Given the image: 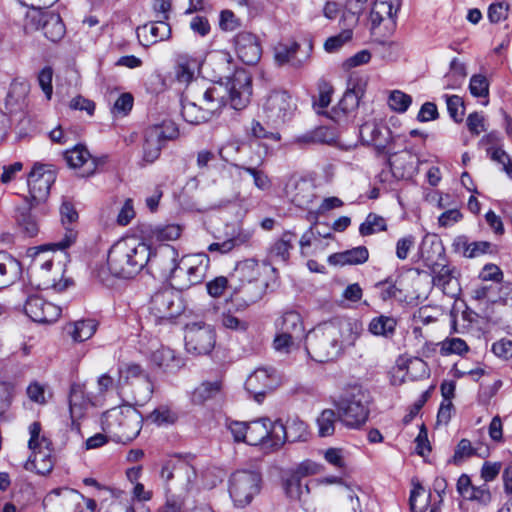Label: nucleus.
<instances>
[{
	"label": "nucleus",
	"mask_w": 512,
	"mask_h": 512,
	"mask_svg": "<svg viewBox=\"0 0 512 512\" xmlns=\"http://www.w3.org/2000/svg\"><path fill=\"white\" fill-rule=\"evenodd\" d=\"M452 247L456 253L466 258H477L487 253H492V243L488 241L469 242L464 235L456 237Z\"/></svg>",
	"instance_id": "obj_32"
},
{
	"label": "nucleus",
	"mask_w": 512,
	"mask_h": 512,
	"mask_svg": "<svg viewBox=\"0 0 512 512\" xmlns=\"http://www.w3.org/2000/svg\"><path fill=\"white\" fill-rule=\"evenodd\" d=\"M296 234L291 231H285L276 239L268 250V257L276 263H287L290 258V251L293 249Z\"/></svg>",
	"instance_id": "obj_34"
},
{
	"label": "nucleus",
	"mask_w": 512,
	"mask_h": 512,
	"mask_svg": "<svg viewBox=\"0 0 512 512\" xmlns=\"http://www.w3.org/2000/svg\"><path fill=\"white\" fill-rule=\"evenodd\" d=\"M153 365L167 373H176L185 365L184 358L169 347L161 346L150 355Z\"/></svg>",
	"instance_id": "obj_31"
},
{
	"label": "nucleus",
	"mask_w": 512,
	"mask_h": 512,
	"mask_svg": "<svg viewBox=\"0 0 512 512\" xmlns=\"http://www.w3.org/2000/svg\"><path fill=\"white\" fill-rule=\"evenodd\" d=\"M97 325L93 319L76 321L68 326V333L75 342H83L94 335Z\"/></svg>",
	"instance_id": "obj_45"
},
{
	"label": "nucleus",
	"mask_w": 512,
	"mask_h": 512,
	"mask_svg": "<svg viewBox=\"0 0 512 512\" xmlns=\"http://www.w3.org/2000/svg\"><path fill=\"white\" fill-rule=\"evenodd\" d=\"M160 476L167 484L174 481L176 488L189 491L196 479V471L186 459L175 455L163 462Z\"/></svg>",
	"instance_id": "obj_12"
},
{
	"label": "nucleus",
	"mask_w": 512,
	"mask_h": 512,
	"mask_svg": "<svg viewBox=\"0 0 512 512\" xmlns=\"http://www.w3.org/2000/svg\"><path fill=\"white\" fill-rule=\"evenodd\" d=\"M466 76L467 72L464 63L460 62L457 58H453L450 62V69L444 76V88L451 90L459 88Z\"/></svg>",
	"instance_id": "obj_46"
},
{
	"label": "nucleus",
	"mask_w": 512,
	"mask_h": 512,
	"mask_svg": "<svg viewBox=\"0 0 512 512\" xmlns=\"http://www.w3.org/2000/svg\"><path fill=\"white\" fill-rule=\"evenodd\" d=\"M24 311L26 315L35 322L51 323L61 315V308L51 302L45 301L38 295L28 296Z\"/></svg>",
	"instance_id": "obj_23"
},
{
	"label": "nucleus",
	"mask_w": 512,
	"mask_h": 512,
	"mask_svg": "<svg viewBox=\"0 0 512 512\" xmlns=\"http://www.w3.org/2000/svg\"><path fill=\"white\" fill-rule=\"evenodd\" d=\"M358 335L357 326L347 320L325 322L306 335V351L316 362L334 361L354 346Z\"/></svg>",
	"instance_id": "obj_2"
},
{
	"label": "nucleus",
	"mask_w": 512,
	"mask_h": 512,
	"mask_svg": "<svg viewBox=\"0 0 512 512\" xmlns=\"http://www.w3.org/2000/svg\"><path fill=\"white\" fill-rule=\"evenodd\" d=\"M318 92V97L313 101V108L316 113L322 114L331 103L334 88L329 82L322 80L318 83Z\"/></svg>",
	"instance_id": "obj_52"
},
{
	"label": "nucleus",
	"mask_w": 512,
	"mask_h": 512,
	"mask_svg": "<svg viewBox=\"0 0 512 512\" xmlns=\"http://www.w3.org/2000/svg\"><path fill=\"white\" fill-rule=\"evenodd\" d=\"M399 9V0H376L370 12L372 30L375 31L383 25L386 32H392L396 27V15Z\"/></svg>",
	"instance_id": "obj_22"
},
{
	"label": "nucleus",
	"mask_w": 512,
	"mask_h": 512,
	"mask_svg": "<svg viewBox=\"0 0 512 512\" xmlns=\"http://www.w3.org/2000/svg\"><path fill=\"white\" fill-rule=\"evenodd\" d=\"M200 66L201 62L198 58L188 54H179L174 68L177 81L182 84H190Z\"/></svg>",
	"instance_id": "obj_35"
},
{
	"label": "nucleus",
	"mask_w": 512,
	"mask_h": 512,
	"mask_svg": "<svg viewBox=\"0 0 512 512\" xmlns=\"http://www.w3.org/2000/svg\"><path fill=\"white\" fill-rule=\"evenodd\" d=\"M340 421L348 428H359L366 423L369 416V394L353 388L337 403Z\"/></svg>",
	"instance_id": "obj_7"
},
{
	"label": "nucleus",
	"mask_w": 512,
	"mask_h": 512,
	"mask_svg": "<svg viewBox=\"0 0 512 512\" xmlns=\"http://www.w3.org/2000/svg\"><path fill=\"white\" fill-rule=\"evenodd\" d=\"M242 293L244 296L231 295L221 307H217V322L222 328L233 332L247 331L249 322L244 318V312L261 298L262 291L256 284L249 283L243 287Z\"/></svg>",
	"instance_id": "obj_4"
},
{
	"label": "nucleus",
	"mask_w": 512,
	"mask_h": 512,
	"mask_svg": "<svg viewBox=\"0 0 512 512\" xmlns=\"http://www.w3.org/2000/svg\"><path fill=\"white\" fill-rule=\"evenodd\" d=\"M397 326V320L393 317L380 315L374 317L369 325L368 330L375 336H381L384 338H392L395 334Z\"/></svg>",
	"instance_id": "obj_43"
},
{
	"label": "nucleus",
	"mask_w": 512,
	"mask_h": 512,
	"mask_svg": "<svg viewBox=\"0 0 512 512\" xmlns=\"http://www.w3.org/2000/svg\"><path fill=\"white\" fill-rule=\"evenodd\" d=\"M41 424L33 422L29 426L30 439L28 447L32 451L31 456L25 463L26 470H35L40 475L51 472L54 466L52 455V443L45 436H41Z\"/></svg>",
	"instance_id": "obj_8"
},
{
	"label": "nucleus",
	"mask_w": 512,
	"mask_h": 512,
	"mask_svg": "<svg viewBox=\"0 0 512 512\" xmlns=\"http://www.w3.org/2000/svg\"><path fill=\"white\" fill-rule=\"evenodd\" d=\"M360 139L363 144L372 145L379 154H385L389 157L396 155V151L391 148L392 133L384 124L376 120H368L359 128Z\"/></svg>",
	"instance_id": "obj_17"
},
{
	"label": "nucleus",
	"mask_w": 512,
	"mask_h": 512,
	"mask_svg": "<svg viewBox=\"0 0 512 512\" xmlns=\"http://www.w3.org/2000/svg\"><path fill=\"white\" fill-rule=\"evenodd\" d=\"M276 327L278 331L293 335L299 339L304 334V325L301 315L294 310L286 311L277 319Z\"/></svg>",
	"instance_id": "obj_40"
},
{
	"label": "nucleus",
	"mask_w": 512,
	"mask_h": 512,
	"mask_svg": "<svg viewBox=\"0 0 512 512\" xmlns=\"http://www.w3.org/2000/svg\"><path fill=\"white\" fill-rule=\"evenodd\" d=\"M143 417L140 412L125 405L106 411L102 416V428L118 443L134 440L142 428Z\"/></svg>",
	"instance_id": "obj_5"
},
{
	"label": "nucleus",
	"mask_w": 512,
	"mask_h": 512,
	"mask_svg": "<svg viewBox=\"0 0 512 512\" xmlns=\"http://www.w3.org/2000/svg\"><path fill=\"white\" fill-rule=\"evenodd\" d=\"M309 50H311L310 45H308L307 49L303 50L296 42L290 44L280 43L274 49L275 61L279 65L289 64L292 67L299 68L308 61Z\"/></svg>",
	"instance_id": "obj_28"
},
{
	"label": "nucleus",
	"mask_w": 512,
	"mask_h": 512,
	"mask_svg": "<svg viewBox=\"0 0 512 512\" xmlns=\"http://www.w3.org/2000/svg\"><path fill=\"white\" fill-rule=\"evenodd\" d=\"M27 20L31 28L41 31L44 37L53 43L61 41L66 34V27L62 18L53 11L38 7L28 15Z\"/></svg>",
	"instance_id": "obj_13"
},
{
	"label": "nucleus",
	"mask_w": 512,
	"mask_h": 512,
	"mask_svg": "<svg viewBox=\"0 0 512 512\" xmlns=\"http://www.w3.org/2000/svg\"><path fill=\"white\" fill-rule=\"evenodd\" d=\"M272 438V450L280 449L286 441L292 443L306 441L308 438L307 425L298 417L289 418L285 424L281 420H276L274 429H272Z\"/></svg>",
	"instance_id": "obj_18"
},
{
	"label": "nucleus",
	"mask_w": 512,
	"mask_h": 512,
	"mask_svg": "<svg viewBox=\"0 0 512 512\" xmlns=\"http://www.w3.org/2000/svg\"><path fill=\"white\" fill-rule=\"evenodd\" d=\"M352 29L345 28L339 34L329 37L324 43V49L328 53L337 52L344 44L352 39Z\"/></svg>",
	"instance_id": "obj_57"
},
{
	"label": "nucleus",
	"mask_w": 512,
	"mask_h": 512,
	"mask_svg": "<svg viewBox=\"0 0 512 512\" xmlns=\"http://www.w3.org/2000/svg\"><path fill=\"white\" fill-rule=\"evenodd\" d=\"M365 83L360 79L350 78L348 82L347 90L343 97L339 101L336 107H333L329 113V117L337 122L341 123L346 118L347 114L354 111L360 102V99L364 95Z\"/></svg>",
	"instance_id": "obj_19"
},
{
	"label": "nucleus",
	"mask_w": 512,
	"mask_h": 512,
	"mask_svg": "<svg viewBox=\"0 0 512 512\" xmlns=\"http://www.w3.org/2000/svg\"><path fill=\"white\" fill-rule=\"evenodd\" d=\"M182 110L181 115L183 119L193 125H198L210 120L212 117L210 114L205 111L199 102L190 98L188 95V90L186 91V95L182 99Z\"/></svg>",
	"instance_id": "obj_37"
},
{
	"label": "nucleus",
	"mask_w": 512,
	"mask_h": 512,
	"mask_svg": "<svg viewBox=\"0 0 512 512\" xmlns=\"http://www.w3.org/2000/svg\"><path fill=\"white\" fill-rule=\"evenodd\" d=\"M430 245L433 253L443 259L444 247L440 240L436 238H424L420 248L421 257L425 260L426 265L432 273V281L434 286L440 288L442 292L448 296L455 297L458 295L460 288L456 278V269L442 262L434 261L426 247Z\"/></svg>",
	"instance_id": "obj_6"
},
{
	"label": "nucleus",
	"mask_w": 512,
	"mask_h": 512,
	"mask_svg": "<svg viewBox=\"0 0 512 512\" xmlns=\"http://www.w3.org/2000/svg\"><path fill=\"white\" fill-rule=\"evenodd\" d=\"M209 267V258L204 253L183 256L178 263L174 284L179 290H185L202 283Z\"/></svg>",
	"instance_id": "obj_11"
},
{
	"label": "nucleus",
	"mask_w": 512,
	"mask_h": 512,
	"mask_svg": "<svg viewBox=\"0 0 512 512\" xmlns=\"http://www.w3.org/2000/svg\"><path fill=\"white\" fill-rule=\"evenodd\" d=\"M17 226L25 237H34L39 232V225L28 209L19 211L17 215Z\"/></svg>",
	"instance_id": "obj_49"
},
{
	"label": "nucleus",
	"mask_w": 512,
	"mask_h": 512,
	"mask_svg": "<svg viewBox=\"0 0 512 512\" xmlns=\"http://www.w3.org/2000/svg\"><path fill=\"white\" fill-rule=\"evenodd\" d=\"M384 230H386L385 219L374 213L368 214L365 221L359 227V233L362 236L372 235Z\"/></svg>",
	"instance_id": "obj_53"
},
{
	"label": "nucleus",
	"mask_w": 512,
	"mask_h": 512,
	"mask_svg": "<svg viewBox=\"0 0 512 512\" xmlns=\"http://www.w3.org/2000/svg\"><path fill=\"white\" fill-rule=\"evenodd\" d=\"M477 450L471 444V441L468 439H461L457 444L453 457L449 460V463H453L455 465H459L465 459L476 455Z\"/></svg>",
	"instance_id": "obj_60"
},
{
	"label": "nucleus",
	"mask_w": 512,
	"mask_h": 512,
	"mask_svg": "<svg viewBox=\"0 0 512 512\" xmlns=\"http://www.w3.org/2000/svg\"><path fill=\"white\" fill-rule=\"evenodd\" d=\"M82 499L78 491L63 487L50 491L44 498V505L54 512H81Z\"/></svg>",
	"instance_id": "obj_20"
},
{
	"label": "nucleus",
	"mask_w": 512,
	"mask_h": 512,
	"mask_svg": "<svg viewBox=\"0 0 512 512\" xmlns=\"http://www.w3.org/2000/svg\"><path fill=\"white\" fill-rule=\"evenodd\" d=\"M238 168L252 176L254 185L259 190L267 191L271 188L272 181L263 170L250 166H238Z\"/></svg>",
	"instance_id": "obj_56"
},
{
	"label": "nucleus",
	"mask_w": 512,
	"mask_h": 512,
	"mask_svg": "<svg viewBox=\"0 0 512 512\" xmlns=\"http://www.w3.org/2000/svg\"><path fill=\"white\" fill-rule=\"evenodd\" d=\"M510 5L506 2H494L489 5L487 17L492 24L507 19Z\"/></svg>",
	"instance_id": "obj_63"
},
{
	"label": "nucleus",
	"mask_w": 512,
	"mask_h": 512,
	"mask_svg": "<svg viewBox=\"0 0 512 512\" xmlns=\"http://www.w3.org/2000/svg\"><path fill=\"white\" fill-rule=\"evenodd\" d=\"M165 143L159 138L157 130L148 127L144 134L143 161L153 163L159 158Z\"/></svg>",
	"instance_id": "obj_41"
},
{
	"label": "nucleus",
	"mask_w": 512,
	"mask_h": 512,
	"mask_svg": "<svg viewBox=\"0 0 512 512\" xmlns=\"http://www.w3.org/2000/svg\"><path fill=\"white\" fill-rule=\"evenodd\" d=\"M184 306L179 295L169 289L156 292L149 303V320L155 325H169L180 316Z\"/></svg>",
	"instance_id": "obj_10"
},
{
	"label": "nucleus",
	"mask_w": 512,
	"mask_h": 512,
	"mask_svg": "<svg viewBox=\"0 0 512 512\" xmlns=\"http://www.w3.org/2000/svg\"><path fill=\"white\" fill-rule=\"evenodd\" d=\"M262 487V476L254 470H238L229 479V495L237 507L249 505Z\"/></svg>",
	"instance_id": "obj_9"
},
{
	"label": "nucleus",
	"mask_w": 512,
	"mask_h": 512,
	"mask_svg": "<svg viewBox=\"0 0 512 512\" xmlns=\"http://www.w3.org/2000/svg\"><path fill=\"white\" fill-rule=\"evenodd\" d=\"M118 373L119 379L116 384V388L119 394H121L125 384L129 383L130 380L135 379L137 381L136 387L144 389L142 400H147L151 397L153 393V384L140 365L135 363L125 364L124 366L119 367Z\"/></svg>",
	"instance_id": "obj_24"
},
{
	"label": "nucleus",
	"mask_w": 512,
	"mask_h": 512,
	"mask_svg": "<svg viewBox=\"0 0 512 512\" xmlns=\"http://www.w3.org/2000/svg\"><path fill=\"white\" fill-rule=\"evenodd\" d=\"M139 31L147 38L148 44H155L159 41L167 40L171 36V27L165 21H156L146 24L139 28Z\"/></svg>",
	"instance_id": "obj_42"
},
{
	"label": "nucleus",
	"mask_w": 512,
	"mask_h": 512,
	"mask_svg": "<svg viewBox=\"0 0 512 512\" xmlns=\"http://www.w3.org/2000/svg\"><path fill=\"white\" fill-rule=\"evenodd\" d=\"M188 95L199 102L213 118L227 105L235 110L244 109L252 95V79L245 69H236L226 82L196 81L188 87Z\"/></svg>",
	"instance_id": "obj_1"
},
{
	"label": "nucleus",
	"mask_w": 512,
	"mask_h": 512,
	"mask_svg": "<svg viewBox=\"0 0 512 512\" xmlns=\"http://www.w3.org/2000/svg\"><path fill=\"white\" fill-rule=\"evenodd\" d=\"M149 263L152 268L159 269L163 277L174 281L178 271V252L170 245L162 246L154 254L151 252Z\"/></svg>",
	"instance_id": "obj_27"
},
{
	"label": "nucleus",
	"mask_w": 512,
	"mask_h": 512,
	"mask_svg": "<svg viewBox=\"0 0 512 512\" xmlns=\"http://www.w3.org/2000/svg\"><path fill=\"white\" fill-rule=\"evenodd\" d=\"M295 109L291 95L280 90L271 92L263 104L266 119L276 126L290 120Z\"/></svg>",
	"instance_id": "obj_15"
},
{
	"label": "nucleus",
	"mask_w": 512,
	"mask_h": 512,
	"mask_svg": "<svg viewBox=\"0 0 512 512\" xmlns=\"http://www.w3.org/2000/svg\"><path fill=\"white\" fill-rule=\"evenodd\" d=\"M489 86V81L485 75L474 74L469 82V91L476 98L488 97Z\"/></svg>",
	"instance_id": "obj_59"
},
{
	"label": "nucleus",
	"mask_w": 512,
	"mask_h": 512,
	"mask_svg": "<svg viewBox=\"0 0 512 512\" xmlns=\"http://www.w3.org/2000/svg\"><path fill=\"white\" fill-rule=\"evenodd\" d=\"M412 103V97L400 90H393L388 97V106L395 112L404 113Z\"/></svg>",
	"instance_id": "obj_55"
},
{
	"label": "nucleus",
	"mask_w": 512,
	"mask_h": 512,
	"mask_svg": "<svg viewBox=\"0 0 512 512\" xmlns=\"http://www.w3.org/2000/svg\"><path fill=\"white\" fill-rule=\"evenodd\" d=\"M444 97L450 117L457 123L462 122L465 113V106L462 98L457 95H445Z\"/></svg>",
	"instance_id": "obj_61"
},
{
	"label": "nucleus",
	"mask_w": 512,
	"mask_h": 512,
	"mask_svg": "<svg viewBox=\"0 0 512 512\" xmlns=\"http://www.w3.org/2000/svg\"><path fill=\"white\" fill-rule=\"evenodd\" d=\"M279 384L277 372L272 367H260L251 373L245 382L246 390L260 402L266 392Z\"/></svg>",
	"instance_id": "obj_21"
},
{
	"label": "nucleus",
	"mask_w": 512,
	"mask_h": 512,
	"mask_svg": "<svg viewBox=\"0 0 512 512\" xmlns=\"http://www.w3.org/2000/svg\"><path fill=\"white\" fill-rule=\"evenodd\" d=\"M151 260V248L136 237L116 241L107 252V268L117 278L130 279L140 273Z\"/></svg>",
	"instance_id": "obj_3"
},
{
	"label": "nucleus",
	"mask_w": 512,
	"mask_h": 512,
	"mask_svg": "<svg viewBox=\"0 0 512 512\" xmlns=\"http://www.w3.org/2000/svg\"><path fill=\"white\" fill-rule=\"evenodd\" d=\"M468 351L467 343L461 338H446L440 343V353L443 356L451 354L463 355Z\"/></svg>",
	"instance_id": "obj_54"
},
{
	"label": "nucleus",
	"mask_w": 512,
	"mask_h": 512,
	"mask_svg": "<svg viewBox=\"0 0 512 512\" xmlns=\"http://www.w3.org/2000/svg\"><path fill=\"white\" fill-rule=\"evenodd\" d=\"M471 297L477 301L494 303L499 297V289L495 285H479L471 290Z\"/></svg>",
	"instance_id": "obj_58"
},
{
	"label": "nucleus",
	"mask_w": 512,
	"mask_h": 512,
	"mask_svg": "<svg viewBox=\"0 0 512 512\" xmlns=\"http://www.w3.org/2000/svg\"><path fill=\"white\" fill-rule=\"evenodd\" d=\"M182 232V228L176 224L156 225L150 228L149 238L155 242H165L177 240Z\"/></svg>",
	"instance_id": "obj_47"
},
{
	"label": "nucleus",
	"mask_w": 512,
	"mask_h": 512,
	"mask_svg": "<svg viewBox=\"0 0 512 512\" xmlns=\"http://www.w3.org/2000/svg\"><path fill=\"white\" fill-rule=\"evenodd\" d=\"M368 258V249L365 246H357L352 249L330 255L328 262L331 265L340 266L359 265L365 263Z\"/></svg>",
	"instance_id": "obj_39"
},
{
	"label": "nucleus",
	"mask_w": 512,
	"mask_h": 512,
	"mask_svg": "<svg viewBox=\"0 0 512 512\" xmlns=\"http://www.w3.org/2000/svg\"><path fill=\"white\" fill-rule=\"evenodd\" d=\"M339 419L337 414L332 409H325L317 418L318 434L320 437H328L334 434L335 425Z\"/></svg>",
	"instance_id": "obj_48"
},
{
	"label": "nucleus",
	"mask_w": 512,
	"mask_h": 512,
	"mask_svg": "<svg viewBox=\"0 0 512 512\" xmlns=\"http://www.w3.org/2000/svg\"><path fill=\"white\" fill-rule=\"evenodd\" d=\"M361 0H347L342 11L341 21L345 26L352 27L357 24L359 15L364 10Z\"/></svg>",
	"instance_id": "obj_50"
},
{
	"label": "nucleus",
	"mask_w": 512,
	"mask_h": 512,
	"mask_svg": "<svg viewBox=\"0 0 512 512\" xmlns=\"http://www.w3.org/2000/svg\"><path fill=\"white\" fill-rule=\"evenodd\" d=\"M20 262L7 254L0 252V289L14 284L21 275Z\"/></svg>",
	"instance_id": "obj_36"
},
{
	"label": "nucleus",
	"mask_w": 512,
	"mask_h": 512,
	"mask_svg": "<svg viewBox=\"0 0 512 512\" xmlns=\"http://www.w3.org/2000/svg\"><path fill=\"white\" fill-rule=\"evenodd\" d=\"M67 165L73 169H80V176L89 177L96 172L98 160L93 158L87 148L76 145L63 153Z\"/></svg>",
	"instance_id": "obj_25"
},
{
	"label": "nucleus",
	"mask_w": 512,
	"mask_h": 512,
	"mask_svg": "<svg viewBox=\"0 0 512 512\" xmlns=\"http://www.w3.org/2000/svg\"><path fill=\"white\" fill-rule=\"evenodd\" d=\"M222 387V376H217L213 380L203 381L192 392L191 400L194 404L202 405L205 402L216 398L220 394Z\"/></svg>",
	"instance_id": "obj_38"
},
{
	"label": "nucleus",
	"mask_w": 512,
	"mask_h": 512,
	"mask_svg": "<svg viewBox=\"0 0 512 512\" xmlns=\"http://www.w3.org/2000/svg\"><path fill=\"white\" fill-rule=\"evenodd\" d=\"M235 49L239 59L247 64L254 65L261 58V47L255 35L249 32H240L235 36Z\"/></svg>",
	"instance_id": "obj_30"
},
{
	"label": "nucleus",
	"mask_w": 512,
	"mask_h": 512,
	"mask_svg": "<svg viewBox=\"0 0 512 512\" xmlns=\"http://www.w3.org/2000/svg\"><path fill=\"white\" fill-rule=\"evenodd\" d=\"M286 194L295 206L302 209H310L316 199L315 186L306 179L290 182L286 187Z\"/></svg>",
	"instance_id": "obj_29"
},
{
	"label": "nucleus",
	"mask_w": 512,
	"mask_h": 512,
	"mask_svg": "<svg viewBox=\"0 0 512 512\" xmlns=\"http://www.w3.org/2000/svg\"><path fill=\"white\" fill-rule=\"evenodd\" d=\"M247 444L261 445L265 451H273L272 429L274 422L269 418L263 417L247 422Z\"/></svg>",
	"instance_id": "obj_26"
},
{
	"label": "nucleus",
	"mask_w": 512,
	"mask_h": 512,
	"mask_svg": "<svg viewBox=\"0 0 512 512\" xmlns=\"http://www.w3.org/2000/svg\"><path fill=\"white\" fill-rule=\"evenodd\" d=\"M283 489L286 496L293 501L305 502V497L309 494V486L303 484L297 475H290L283 482Z\"/></svg>",
	"instance_id": "obj_44"
},
{
	"label": "nucleus",
	"mask_w": 512,
	"mask_h": 512,
	"mask_svg": "<svg viewBox=\"0 0 512 512\" xmlns=\"http://www.w3.org/2000/svg\"><path fill=\"white\" fill-rule=\"evenodd\" d=\"M216 343V333L213 327L203 322H194L186 326L185 347L195 355L209 354Z\"/></svg>",
	"instance_id": "obj_14"
},
{
	"label": "nucleus",
	"mask_w": 512,
	"mask_h": 512,
	"mask_svg": "<svg viewBox=\"0 0 512 512\" xmlns=\"http://www.w3.org/2000/svg\"><path fill=\"white\" fill-rule=\"evenodd\" d=\"M55 179V172L48 165H34L27 179L29 188L28 201L30 203V207L46 200L49 195L51 185L54 183Z\"/></svg>",
	"instance_id": "obj_16"
},
{
	"label": "nucleus",
	"mask_w": 512,
	"mask_h": 512,
	"mask_svg": "<svg viewBox=\"0 0 512 512\" xmlns=\"http://www.w3.org/2000/svg\"><path fill=\"white\" fill-rule=\"evenodd\" d=\"M89 402V398L85 395L84 386L81 384H73L70 388L69 394V410L72 420V429L79 431L80 427L77 420L83 416Z\"/></svg>",
	"instance_id": "obj_33"
},
{
	"label": "nucleus",
	"mask_w": 512,
	"mask_h": 512,
	"mask_svg": "<svg viewBox=\"0 0 512 512\" xmlns=\"http://www.w3.org/2000/svg\"><path fill=\"white\" fill-rule=\"evenodd\" d=\"M486 151L491 160L501 164L503 171L512 178V161L506 151L502 147H488Z\"/></svg>",
	"instance_id": "obj_62"
},
{
	"label": "nucleus",
	"mask_w": 512,
	"mask_h": 512,
	"mask_svg": "<svg viewBox=\"0 0 512 512\" xmlns=\"http://www.w3.org/2000/svg\"><path fill=\"white\" fill-rule=\"evenodd\" d=\"M463 499L486 505L491 500V493L486 484L481 486H473L470 488L467 494L463 496Z\"/></svg>",
	"instance_id": "obj_64"
},
{
	"label": "nucleus",
	"mask_w": 512,
	"mask_h": 512,
	"mask_svg": "<svg viewBox=\"0 0 512 512\" xmlns=\"http://www.w3.org/2000/svg\"><path fill=\"white\" fill-rule=\"evenodd\" d=\"M340 494L342 497L340 512H362L359 497L354 489L343 485Z\"/></svg>",
	"instance_id": "obj_51"
}]
</instances>
